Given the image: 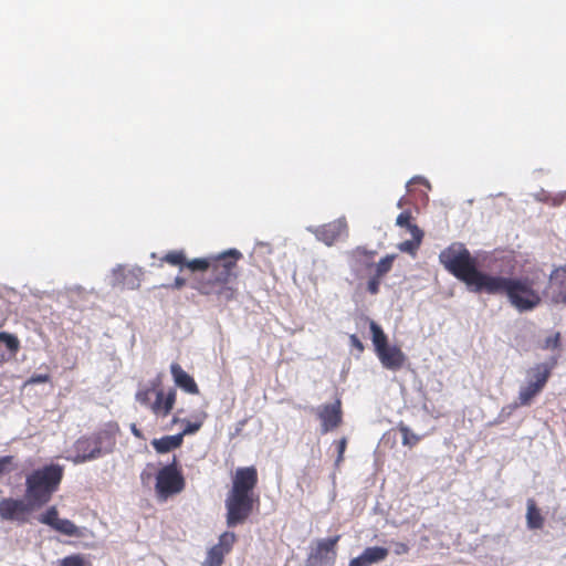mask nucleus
<instances>
[{"mask_svg": "<svg viewBox=\"0 0 566 566\" xmlns=\"http://www.w3.org/2000/svg\"><path fill=\"white\" fill-rule=\"evenodd\" d=\"M549 284L558 290L553 301L566 305V265L556 268L551 272Z\"/></svg>", "mask_w": 566, "mask_h": 566, "instance_id": "obj_17", "label": "nucleus"}, {"mask_svg": "<svg viewBox=\"0 0 566 566\" xmlns=\"http://www.w3.org/2000/svg\"><path fill=\"white\" fill-rule=\"evenodd\" d=\"M8 359L9 357H7L6 354L0 353V366L4 364Z\"/></svg>", "mask_w": 566, "mask_h": 566, "instance_id": "obj_52", "label": "nucleus"}, {"mask_svg": "<svg viewBox=\"0 0 566 566\" xmlns=\"http://www.w3.org/2000/svg\"><path fill=\"white\" fill-rule=\"evenodd\" d=\"M242 256L237 249H230L212 259L210 266L212 280L217 283H228L234 276L235 262Z\"/></svg>", "mask_w": 566, "mask_h": 566, "instance_id": "obj_6", "label": "nucleus"}, {"mask_svg": "<svg viewBox=\"0 0 566 566\" xmlns=\"http://www.w3.org/2000/svg\"><path fill=\"white\" fill-rule=\"evenodd\" d=\"M186 284V280L184 277L177 276L171 285L175 290H180Z\"/></svg>", "mask_w": 566, "mask_h": 566, "instance_id": "obj_49", "label": "nucleus"}, {"mask_svg": "<svg viewBox=\"0 0 566 566\" xmlns=\"http://www.w3.org/2000/svg\"><path fill=\"white\" fill-rule=\"evenodd\" d=\"M38 521L52 528L59 521L57 509L55 506H50L44 513L39 515Z\"/></svg>", "mask_w": 566, "mask_h": 566, "instance_id": "obj_31", "label": "nucleus"}, {"mask_svg": "<svg viewBox=\"0 0 566 566\" xmlns=\"http://www.w3.org/2000/svg\"><path fill=\"white\" fill-rule=\"evenodd\" d=\"M389 554L388 548L380 546L367 547L363 551L361 556L368 566L382 562Z\"/></svg>", "mask_w": 566, "mask_h": 566, "instance_id": "obj_21", "label": "nucleus"}, {"mask_svg": "<svg viewBox=\"0 0 566 566\" xmlns=\"http://www.w3.org/2000/svg\"><path fill=\"white\" fill-rule=\"evenodd\" d=\"M160 384V379L159 378H156L155 380H153L150 382V386L145 388V389H139L137 392H136V400L146 406V407H150L151 408V405L150 403V399H151V395L155 394L156 395V391L157 390V387L159 386Z\"/></svg>", "mask_w": 566, "mask_h": 566, "instance_id": "obj_25", "label": "nucleus"}, {"mask_svg": "<svg viewBox=\"0 0 566 566\" xmlns=\"http://www.w3.org/2000/svg\"><path fill=\"white\" fill-rule=\"evenodd\" d=\"M176 390L170 389L165 396L163 390L156 391V399L151 405V411L156 415L167 416L174 408Z\"/></svg>", "mask_w": 566, "mask_h": 566, "instance_id": "obj_18", "label": "nucleus"}, {"mask_svg": "<svg viewBox=\"0 0 566 566\" xmlns=\"http://www.w3.org/2000/svg\"><path fill=\"white\" fill-rule=\"evenodd\" d=\"M235 542V534L232 532H224L219 537V543L216 546H220L221 549H224V553L229 552Z\"/></svg>", "mask_w": 566, "mask_h": 566, "instance_id": "obj_34", "label": "nucleus"}, {"mask_svg": "<svg viewBox=\"0 0 566 566\" xmlns=\"http://www.w3.org/2000/svg\"><path fill=\"white\" fill-rule=\"evenodd\" d=\"M224 549L220 546H212L208 552L202 566H221L224 558Z\"/></svg>", "mask_w": 566, "mask_h": 566, "instance_id": "obj_26", "label": "nucleus"}, {"mask_svg": "<svg viewBox=\"0 0 566 566\" xmlns=\"http://www.w3.org/2000/svg\"><path fill=\"white\" fill-rule=\"evenodd\" d=\"M369 328L371 332L373 345L375 347V352L377 353L388 345V338L381 326L378 325L375 321L369 322Z\"/></svg>", "mask_w": 566, "mask_h": 566, "instance_id": "obj_22", "label": "nucleus"}, {"mask_svg": "<svg viewBox=\"0 0 566 566\" xmlns=\"http://www.w3.org/2000/svg\"><path fill=\"white\" fill-rule=\"evenodd\" d=\"M483 293L505 295L509 303L520 313L531 312L542 302L539 292L534 289V281L527 276L490 274Z\"/></svg>", "mask_w": 566, "mask_h": 566, "instance_id": "obj_1", "label": "nucleus"}, {"mask_svg": "<svg viewBox=\"0 0 566 566\" xmlns=\"http://www.w3.org/2000/svg\"><path fill=\"white\" fill-rule=\"evenodd\" d=\"M563 198H564V197H562V198H560V199H558V200L556 199V200L554 201V205H560V202L563 201Z\"/></svg>", "mask_w": 566, "mask_h": 566, "instance_id": "obj_55", "label": "nucleus"}, {"mask_svg": "<svg viewBox=\"0 0 566 566\" xmlns=\"http://www.w3.org/2000/svg\"><path fill=\"white\" fill-rule=\"evenodd\" d=\"M201 426H202V422H200V421L199 422H189L188 421L186 427L184 428V430L181 432H179L178 434H182V438L188 434H193L197 431H199Z\"/></svg>", "mask_w": 566, "mask_h": 566, "instance_id": "obj_40", "label": "nucleus"}, {"mask_svg": "<svg viewBox=\"0 0 566 566\" xmlns=\"http://www.w3.org/2000/svg\"><path fill=\"white\" fill-rule=\"evenodd\" d=\"M384 368L388 370H399L406 360V355L397 346H385L381 350L376 353Z\"/></svg>", "mask_w": 566, "mask_h": 566, "instance_id": "obj_13", "label": "nucleus"}, {"mask_svg": "<svg viewBox=\"0 0 566 566\" xmlns=\"http://www.w3.org/2000/svg\"><path fill=\"white\" fill-rule=\"evenodd\" d=\"M170 373L176 386L188 394L196 395L199 392L195 379L188 373H186L179 364L172 363L170 365Z\"/></svg>", "mask_w": 566, "mask_h": 566, "instance_id": "obj_14", "label": "nucleus"}, {"mask_svg": "<svg viewBox=\"0 0 566 566\" xmlns=\"http://www.w3.org/2000/svg\"><path fill=\"white\" fill-rule=\"evenodd\" d=\"M118 431L117 424L108 423L103 430L97 432L93 438L97 446L103 447V454L113 451L116 443V432Z\"/></svg>", "mask_w": 566, "mask_h": 566, "instance_id": "obj_19", "label": "nucleus"}, {"mask_svg": "<svg viewBox=\"0 0 566 566\" xmlns=\"http://www.w3.org/2000/svg\"><path fill=\"white\" fill-rule=\"evenodd\" d=\"M339 536L328 537L319 541L317 546L311 552L306 560V566H332L335 562V546Z\"/></svg>", "mask_w": 566, "mask_h": 566, "instance_id": "obj_8", "label": "nucleus"}, {"mask_svg": "<svg viewBox=\"0 0 566 566\" xmlns=\"http://www.w3.org/2000/svg\"><path fill=\"white\" fill-rule=\"evenodd\" d=\"M0 343H3L10 353V356H15L20 349L19 338L10 333L0 332Z\"/></svg>", "mask_w": 566, "mask_h": 566, "instance_id": "obj_28", "label": "nucleus"}, {"mask_svg": "<svg viewBox=\"0 0 566 566\" xmlns=\"http://www.w3.org/2000/svg\"><path fill=\"white\" fill-rule=\"evenodd\" d=\"M50 380V376L48 374H34L28 380L27 385H35V384H44Z\"/></svg>", "mask_w": 566, "mask_h": 566, "instance_id": "obj_42", "label": "nucleus"}, {"mask_svg": "<svg viewBox=\"0 0 566 566\" xmlns=\"http://www.w3.org/2000/svg\"><path fill=\"white\" fill-rule=\"evenodd\" d=\"M407 230L409 231V233L411 234L412 239L411 240H417L419 242L422 241V237H423V232L422 230L417 226V224H413L411 223Z\"/></svg>", "mask_w": 566, "mask_h": 566, "instance_id": "obj_43", "label": "nucleus"}, {"mask_svg": "<svg viewBox=\"0 0 566 566\" xmlns=\"http://www.w3.org/2000/svg\"><path fill=\"white\" fill-rule=\"evenodd\" d=\"M316 415L321 420V431L326 433L337 428L342 422V406L337 399L333 403H325L317 408Z\"/></svg>", "mask_w": 566, "mask_h": 566, "instance_id": "obj_12", "label": "nucleus"}, {"mask_svg": "<svg viewBox=\"0 0 566 566\" xmlns=\"http://www.w3.org/2000/svg\"><path fill=\"white\" fill-rule=\"evenodd\" d=\"M348 566H368L361 554L349 562Z\"/></svg>", "mask_w": 566, "mask_h": 566, "instance_id": "obj_48", "label": "nucleus"}, {"mask_svg": "<svg viewBox=\"0 0 566 566\" xmlns=\"http://www.w3.org/2000/svg\"><path fill=\"white\" fill-rule=\"evenodd\" d=\"M350 254L356 261H361L366 266H371L376 251H368L364 247H357L350 252Z\"/></svg>", "mask_w": 566, "mask_h": 566, "instance_id": "obj_29", "label": "nucleus"}, {"mask_svg": "<svg viewBox=\"0 0 566 566\" xmlns=\"http://www.w3.org/2000/svg\"><path fill=\"white\" fill-rule=\"evenodd\" d=\"M346 229L347 223L345 218H339L321 227L310 226L306 228L308 232L313 233L317 240L324 242L326 245H332Z\"/></svg>", "mask_w": 566, "mask_h": 566, "instance_id": "obj_11", "label": "nucleus"}, {"mask_svg": "<svg viewBox=\"0 0 566 566\" xmlns=\"http://www.w3.org/2000/svg\"><path fill=\"white\" fill-rule=\"evenodd\" d=\"M395 258V254H387L386 256L379 260V262L376 264L375 270V274L377 275V277H382L391 270Z\"/></svg>", "mask_w": 566, "mask_h": 566, "instance_id": "obj_30", "label": "nucleus"}, {"mask_svg": "<svg viewBox=\"0 0 566 566\" xmlns=\"http://www.w3.org/2000/svg\"><path fill=\"white\" fill-rule=\"evenodd\" d=\"M73 454L67 460L74 464H82L103 455V447L97 446L92 437L80 438L73 447Z\"/></svg>", "mask_w": 566, "mask_h": 566, "instance_id": "obj_9", "label": "nucleus"}, {"mask_svg": "<svg viewBox=\"0 0 566 566\" xmlns=\"http://www.w3.org/2000/svg\"><path fill=\"white\" fill-rule=\"evenodd\" d=\"M542 388L535 384H533L531 380H526V385L522 386L520 388L518 392V399L520 403L523 406L530 405L532 399L539 394Z\"/></svg>", "mask_w": 566, "mask_h": 566, "instance_id": "obj_23", "label": "nucleus"}, {"mask_svg": "<svg viewBox=\"0 0 566 566\" xmlns=\"http://www.w3.org/2000/svg\"><path fill=\"white\" fill-rule=\"evenodd\" d=\"M560 334L556 333L553 336H549L545 339L543 348L545 349H556L559 346Z\"/></svg>", "mask_w": 566, "mask_h": 566, "instance_id": "obj_39", "label": "nucleus"}, {"mask_svg": "<svg viewBox=\"0 0 566 566\" xmlns=\"http://www.w3.org/2000/svg\"><path fill=\"white\" fill-rule=\"evenodd\" d=\"M211 263L212 259H193L189 262H186V266L189 268L191 271H206L210 270Z\"/></svg>", "mask_w": 566, "mask_h": 566, "instance_id": "obj_33", "label": "nucleus"}, {"mask_svg": "<svg viewBox=\"0 0 566 566\" xmlns=\"http://www.w3.org/2000/svg\"><path fill=\"white\" fill-rule=\"evenodd\" d=\"M254 496L229 493L224 500L227 510L226 522L228 527H235L243 524L253 511Z\"/></svg>", "mask_w": 566, "mask_h": 566, "instance_id": "obj_4", "label": "nucleus"}, {"mask_svg": "<svg viewBox=\"0 0 566 566\" xmlns=\"http://www.w3.org/2000/svg\"><path fill=\"white\" fill-rule=\"evenodd\" d=\"M346 444H347V439L346 438H342L339 441H338V444H337V459H336V464H338L339 462L343 461V455H344V452H345V449H346Z\"/></svg>", "mask_w": 566, "mask_h": 566, "instance_id": "obj_45", "label": "nucleus"}, {"mask_svg": "<svg viewBox=\"0 0 566 566\" xmlns=\"http://www.w3.org/2000/svg\"><path fill=\"white\" fill-rule=\"evenodd\" d=\"M421 242L417 241V240H406L403 242H401L398 248L401 252H406V253H415L416 250L419 248Z\"/></svg>", "mask_w": 566, "mask_h": 566, "instance_id": "obj_37", "label": "nucleus"}, {"mask_svg": "<svg viewBox=\"0 0 566 566\" xmlns=\"http://www.w3.org/2000/svg\"><path fill=\"white\" fill-rule=\"evenodd\" d=\"M12 460H13V457H11V455L0 457V478L3 474L11 471L10 465L12 463Z\"/></svg>", "mask_w": 566, "mask_h": 566, "instance_id": "obj_41", "label": "nucleus"}, {"mask_svg": "<svg viewBox=\"0 0 566 566\" xmlns=\"http://www.w3.org/2000/svg\"><path fill=\"white\" fill-rule=\"evenodd\" d=\"M410 218L411 216L409 212H401L396 219V224L399 227H405L407 229L411 224Z\"/></svg>", "mask_w": 566, "mask_h": 566, "instance_id": "obj_44", "label": "nucleus"}, {"mask_svg": "<svg viewBox=\"0 0 566 566\" xmlns=\"http://www.w3.org/2000/svg\"><path fill=\"white\" fill-rule=\"evenodd\" d=\"M410 182H421L423 185H426L428 188H430V184L427 179H424L423 177H420V176H417V177H413Z\"/></svg>", "mask_w": 566, "mask_h": 566, "instance_id": "obj_51", "label": "nucleus"}, {"mask_svg": "<svg viewBox=\"0 0 566 566\" xmlns=\"http://www.w3.org/2000/svg\"><path fill=\"white\" fill-rule=\"evenodd\" d=\"M130 431L136 437V438H143V433L142 431L137 428V426L135 423H132L130 424Z\"/></svg>", "mask_w": 566, "mask_h": 566, "instance_id": "obj_50", "label": "nucleus"}, {"mask_svg": "<svg viewBox=\"0 0 566 566\" xmlns=\"http://www.w3.org/2000/svg\"><path fill=\"white\" fill-rule=\"evenodd\" d=\"M54 531L66 535V536H78V527L67 518H59L55 525L52 527Z\"/></svg>", "mask_w": 566, "mask_h": 566, "instance_id": "obj_27", "label": "nucleus"}, {"mask_svg": "<svg viewBox=\"0 0 566 566\" xmlns=\"http://www.w3.org/2000/svg\"><path fill=\"white\" fill-rule=\"evenodd\" d=\"M380 279H381V277H377V275H376V274H374V275L368 280V283H367V291H368L370 294L376 295V294L379 292Z\"/></svg>", "mask_w": 566, "mask_h": 566, "instance_id": "obj_38", "label": "nucleus"}, {"mask_svg": "<svg viewBox=\"0 0 566 566\" xmlns=\"http://www.w3.org/2000/svg\"><path fill=\"white\" fill-rule=\"evenodd\" d=\"M59 566H86V562L81 555H71L61 559Z\"/></svg>", "mask_w": 566, "mask_h": 566, "instance_id": "obj_36", "label": "nucleus"}, {"mask_svg": "<svg viewBox=\"0 0 566 566\" xmlns=\"http://www.w3.org/2000/svg\"><path fill=\"white\" fill-rule=\"evenodd\" d=\"M149 476H150V474H146L145 472H143L140 475L143 482L145 481V479H148Z\"/></svg>", "mask_w": 566, "mask_h": 566, "instance_id": "obj_53", "label": "nucleus"}, {"mask_svg": "<svg viewBox=\"0 0 566 566\" xmlns=\"http://www.w3.org/2000/svg\"><path fill=\"white\" fill-rule=\"evenodd\" d=\"M163 260L171 265H186L185 255L182 252L179 251H172L167 253Z\"/></svg>", "mask_w": 566, "mask_h": 566, "instance_id": "obj_35", "label": "nucleus"}, {"mask_svg": "<svg viewBox=\"0 0 566 566\" xmlns=\"http://www.w3.org/2000/svg\"><path fill=\"white\" fill-rule=\"evenodd\" d=\"M182 444V434L165 436L151 441L153 448L158 453H167Z\"/></svg>", "mask_w": 566, "mask_h": 566, "instance_id": "obj_20", "label": "nucleus"}, {"mask_svg": "<svg viewBox=\"0 0 566 566\" xmlns=\"http://www.w3.org/2000/svg\"><path fill=\"white\" fill-rule=\"evenodd\" d=\"M399 431L402 436V444L407 447H413L419 440L420 437L415 434L409 427L403 423L399 424Z\"/></svg>", "mask_w": 566, "mask_h": 566, "instance_id": "obj_32", "label": "nucleus"}, {"mask_svg": "<svg viewBox=\"0 0 566 566\" xmlns=\"http://www.w3.org/2000/svg\"><path fill=\"white\" fill-rule=\"evenodd\" d=\"M138 274H140V269H135L129 272L128 275L125 274V270L122 265H117L113 269L111 284L113 286L125 285L128 289H136L138 284Z\"/></svg>", "mask_w": 566, "mask_h": 566, "instance_id": "obj_16", "label": "nucleus"}, {"mask_svg": "<svg viewBox=\"0 0 566 566\" xmlns=\"http://www.w3.org/2000/svg\"><path fill=\"white\" fill-rule=\"evenodd\" d=\"M63 476V469L57 464L45 465L36 469L25 479V499L34 509L46 504L56 491Z\"/></svg>", "mask_w": 566, "mask_h": 566, "instance_id": "obj_3", "label": "nucleus"}, {"mask_svg": "<svg viewBox=\"0 0 566 566\" xmlns=\"http://www.w3.org/2000/svg\"><path fill=\"white\" fill-rule=\"evenodd\" d=\"M149 476H150V474H146L145 472H143L140 475L143 482L145 481V479H148Z\"/></svg>", "mask_w": 566, "mask_h": 566, "instance_id": "obj_54", "label": "nucleus"}, {"mask_svg": "<svg viewBox=\"0 0 566 566\" xmlns=\"http://www.w3.org/2000/svg\"><path fill=\"white\" fill-rule=\"evenodd\" d=\"M349 339H350V344H352L355 348H357L359 352H363V350H364V345H363V343L360 342V339H359L355 334L350 335Z\"/></svg>", "mask_w": 566, "mask_h": 566, "instance_id": "obj_47", "label": "nucleus"}, {"mask_svg": "<svg viewBox=\"0 0 566 566\" xmlns=\"http://www.w3.org/2000/svg\"><path fill=\"white\" fill-rule=\"evenodd\" d=\"M258 482V472L254 467L239 468L233 476L229 493L254 496L253 490Z\"/></svg>", "mask_w": 566, "mask_h": 566, "instance_id": "obj_10", "label": "nucleus"}, {"mask_svg": "<svg viewBox=\"0 0 566 566\" xmlns=\"http://www.w3.org/2000/svg\"><path fill=\"white\" fill-rule=\"evenodd\" d=\"M185 485L184 478L177 469V461L161 468L156 476V493L160 500H167L168 496L182 491Z\"/></svg>", "mask_w": 566, "mask_h": 566, "instance_id": "obj_5", "label": "nucleus"}, {"mask_svg": "<svg viewBox=\"0 0 566 566\" xmlns=\"http://www.w3.org/2000/svg\"><path fill=\"white\" fill-rule=\"evenodd\" d=\"M394 545V553L396 555H403V554H407L409 552V546L405 543H401V542H395L392 543Z\"/></svg>", "mask_w": 566, "mask_h": 566, "instance_id": "obj_46", "label": "nucleus"}, {"mask_svg": "<svg viewBox=\"0 0 566 566\" xmlns=\"http://www.w3.org/2000/svg\"><path fill=\"white\" fill-rule=\"evenodd\" d=\"M555 364L556 358H552L551 363H542L535 365L527 370L526 380H531L533 384L539 386L543 389L551 376Z\"/></svg>", "mask_w": 566, "mask_h": 566, "instance_id": "obj_15", "label": "nucleus"}, {"mask_svg": "<svg viewBox=\"0 0 566 566\" xmlns=\"http://www.w3.org/2000/svg\"><path fill=\"white\" fill-rule=\"evenodd\" d=\"M35 510L30 501L25 499L7 497L0 501V516L4 521H15L20 524L29 522L27 514Z\"/></svg>", "mask_w": 566, "mask_h": 566, "instance_id": "obj_7", "label": "nucleus"}, {"mask_svg": "<svg viewBox=\"0 0 566 566\" xmlns=\"http://www.w3.org/2000/svg\"><path fill=\"white\" fill-rule=\"evenodd\" d=\"M439 261L454 277L463 282L472 293H483L490 274L478 269L476 259L463 243L453 242L439 254Z\"/></svg>", "mask_w": 566, "mask_h": 566, "instance_id": "obj_2", "label": "nucleus"}, {"mask_svg": "<svg viewBox=\"0 0 566 566\" xmlns=\"http://www.w3.org/2000/svg\"><path fill=\"white\" fill-rule=\"evenodd\" d=\"M526 520L530 530H538L543 526L544 520L533 501H528Z\"/></svg>", "mask_w": 566, "mask_h": 566, "instance_id": "obj_24", "label": "nucleus"}]
</instances>
